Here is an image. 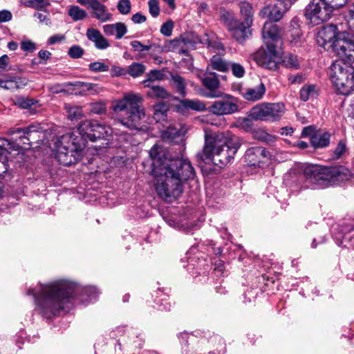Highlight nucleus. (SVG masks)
<instances>
[{
	"label": "nucleus",
	"instance_id": "f257e3e1",
	"mask_svg": "<svg viewBox=\"0 0 354 354\" xmlns=\"http://www.w3.org/2000/svg\"><path fill=\"white\" fill-rule=\"evenodd\" d=\"M82 292L90 299L95 297L97 289L93 286L82 288L68 280H57L47 284H39L36 289H28V295L35 298L37 310L44 317L50 319L68 308L70 299Z\"/></svg>",
	"mask_w": 354,
	"mask_h": 354
},
{
	"label": "nucleus",
	"instance_id": "f03ea898",
	"mask_svg": "<svg viewBox=\"0 0 354 354\" xmlns=\"http://www.w3.org/2000/svg\"><path fill=\"white\" fill-rule=\"evenodd\" d=\"M158 195L164 200L178 198L183 193V184L195 176L194 167L188 160L176 159L166 168L157 169L153 174Z\"/></svg>",
	"mask_w": 354,
	"mask_h": 354
},
{
	"label": "nucleus",
	"instance_id": "7ed1b4c3",
	"mask_svg": "<svg viewBox=\"0 0 354 354\" xmlns=\"http://www.w3.org/2000/svg\"><path fill=\"white\" fill-rule=\"evenodd\" d=\"M142 102V96L133 92L127 93L122 99L116 100L113 106V111L124 113L117 122L129 129L140 130L146 115Z\"/></svg>",
	"mask_w": 354,
	"mask_h": 354
},
{
	"label": "nucleus",
	"instance_id": "20e7f679",
	"mask_svg": "<svg viewBox=\"0 0 354 354\" xmlns=\"http://www.w3.org/2000/svg\"><path fill=\"white\" fill-rule=\"evenodd\" d=\"M304 176L313 184L328 187L335 183L350 180L353 175L351 171L344 165L323 167L308 165L304 170Z\"/></svg>",
	"mask_w": 354,
	"mask_h": 354
},
{
	"label": "nucleus",
	"instance_id": "39448f33",
	"mask_svg": "<svg viewBox=\"0 0 354 354\" xmlns=\"http://www.w3.org/2000/svg\"><path fill=\"white\" fill-rule=\"evenodd\" d=\"M328 74L339 94L348 95L354 92V68L350 64L336 61L330 66Z\"/></svg>",
	"mask_w": 354,
	"mask_h": 354
},
{
	"label": "nucleus",
	"instance_id": "423d86ee",
	"mask_svg": "<svg viewBox=\"0 0 354 354\" xmlns=\"http://www.w3.org/2000/svg\"><path fill=\"white\" fill-rule=\"evenodd\" d=\"M56 158L63 165L70 166L77 162L80 157V144L73 133L63 135L55 142Z\"/></svg>",
	"mask_w": 354,
	"mask_h": 354
},
{
	"label": "nucleus",
	"instance_id": "0eeeda50",
	"mask_svg": "<svg viewBox=\"0 0 354 354\" xmlns=\"http://www.w3.org/2000/svg\"><path fill=\"white\" fill-rule=\"evenodd\" d=\"M223 145L212 136H206L203 151L197 156L203 161L211 160L215 165L223 167L230 162L235 156Z\"/></svg>",
	"mask_w": 354,
	"mask_h": 354
},
{
	"label": "nucleus",
	"instance_id": "6e6552de",
	"mask_svg": "<svg viewBox=\"0 0 354 354\" xmlns=\"http://www.w3.org/2000/svg\"><path fill=\"white\" fill-rule=\"evenodd\" d=\"M334 8L328 0H311L305 11V17L313 26H317L328 21Z\"/></svg>",
	"mask_w": 354,
	"mask_h": 354
},
{
	"label": "nucleus",
	"instance_id": "1a4fd4ad",
	"mask_svg": "<svg viewBox=\"0 0 354 354\" xmlns=\"http://www.w3.org/2000/svg\"><path fill=\"white\" fill-rule=\"evenodd\" d=\"M283 103H263L254 106L250 115L256 120L279 121L285 113Z\"/></svg>",
	"mask_w": 354,
	"mask_h": 354
},
{
	"label": "nucleus",
	"instance_id": "9d476101",
	"mask_svg": "<svg viewBox=\"0 0 354 354\" xmlns=\"http://www.w3.org/2000/svg\"><path fill=\"white\" fill-rule=\"evenodd\" d=\"M331 50L343 62H354V39L346 32L339 33Z\"/></svg>",
	"mask_w": 354,
	"mask_h": 354
},
{
	"label": "nucleus",
	"instance_id": "9b49d317",
	"mask_svg": "<svg viewBox=\"0 0 354 354\" xmlns=\"http://www.w3.org/2000/svg\"><path fill=\"white\" fill-rule=\"evenodd\" d=\"M253 58L259 66L270 71L277 70L281 63V57L275 46H268L266 48L259 49L254 54Z\"/></svg>",
	"mask_w": 354,
	"mask_h": 354
},
{
	"label": "nucleus",
	"instance_id": "f8f14e48",
	"mask_svg": "<svg viewBox=\"0 0 354 354\" xmlns=\"http://www.w3.org/2000/svg\"><path fill=\"white\" fill-rule=\"evenodd\" d=\"M219 98V100L212 102L207 109L209 113L221 116L231 115L239 111V100L236 97L223 93V95Z\"/></svg>",
	"mask_w": 354,
	"mask_h": 354
},
{
	"label": "nucleus",
	"instance_id": "ddd939ff",
	"mask_svg": "<svg viewBox=\"0 0 354 354\" xmlns=\"http://www.w3.org/2000/svg\"><path fill=\"white\" fill-rule=\"evenodd\" d=\"M41 127L39 124L35 123L26 128H18L10 130V135H18L15 138V146L14 148L27 149L30 146L31 140L35 139V134L39 132Z\"/></svg>",
	"mask_w": 354,
	"mask_h": 354
},
{
	"label": "nucleus",
	"instance_id": "4468645a",
	"mask_svg": "<svg viewBox=\"0 0 354 354\" xmlns=\"http://www.w3.org/2000/svg\"><path fill=\"white\" fill-rule=\"evenodd\" d=\"M337 27L334 24H328L319 30L317 34V42L319 46L326 50H331L333 47V43L337 39L339 33Z\"/></svg>",
	"mask_w": 354,
	"mask_h": 354
},
{
	"label": "nucleus",
	"instance_id": "2eb2a0df",
	"mask_svg": "<svg viewBox=\"0 0 354 354\" xmlns=\"http://www.w3.org/2000/svg\"><path fill=\"white\" fill-rule=\"evenodd\" d=\"M149 157L152 160V174L157 169L166 168L169 164L176 159H170L167 150L159 144H156L149 151Z\"/></svg>",
	"mask_w": 354,
	"mask_h": 354
},
{
	"label": "nucleus",
	"instance_id": "dca6fc26",
	"mask_svg": "<svg viewBox=\"0 0 354 354\" xmlns=\"http://www.w3.org/2000/svg\"><path fill=\"white\" fill-rule=\"evenodd\" d=\"M203 86L207 89L203 93V95L207 98L221 97L223 93L218 90L220 87V82L216 73H209L205 74L203 77H200Z\"/></svg>",
	"mask_w": 354,
	"mask_h": 354
},
{
	"label": "nucleus",
	"instance_id": "f3484780",
	"mask_svg": "<svg viewBox=\"0 0 354 354\" xmlns=\"http://www.w3.org/2000/svg\"><path fill=\"white\" fill-rule=\"evenodd\" d=\"M80 4L93 10V17L101 22L111 21L112 14L98 0H77Z\"/></svg>",
	"mask_w": 354,
	"mask_h": 354
},
{
	"label": "nucleus",
	"instance_id": "a211bd4d",
	"mask_svg": "<svg viewBox=\"0 0 354 354\" xmlns=\"http://www.w3.org/2000/svg\"><path fill=\"white\" fill-rule=\"evenodd\" d=\"M270 153L263 147H255L248 149L245 153V160L248 165L260 167V164L269 159Z\"/></svg>",
	"mask_w": 354,
	"mask_h": 354
},
{
	"label": "nucleus",
	"instance_id": "6ab92c4d",
	"mask_svg": "<svg viewBox=\"0 0 354 354\" xmlns=\"http://www.w3.org/2000/svg\"><path fill=\"white\" fill-rule=\"evenodd\" d=\"M281 36V29L277 24L271 21H267L264 24L262 37L266 46H275V43L280 40Z\"/></svg>",
	"mask_w": 354,
	"mask_h": 354
},
{
	"label": "nucleus",
	"instance_id": "aec40b11",
	"mask_svg": "<svg viewBox=\"0 0 354 354\" xmlns=\"http://www.w3.org/2000/svg\"><path fill=\"white\" fill-rule=\"evenodd\" d=\"M213 138L216 140V142L223 145V147L229 151H232L234 154L236 153L241 145V138L230 131L218 133L213 137Z\"/></svg>",
	"mask_w": 354,
	"mask_h": 354
},
{
	"label": "nucleus",
	"instance_id": "412c9836",
	"mask_svg": "<svg viewBox=\"0 0 354 354\" xmlns=\"http://www.w3.org/2000/svg\"><path fill=\"white\" fill-rule=\"evenodd\" d=\"M203 43L198 37L193 35H186L178 39L171 40L167 47V50L174 51L177 48H195L196 44Z\"/></svg>",
	"mask_w": 354,
	"mask_h": 354
},
{
	"label": "nucleus",
	"instance_id": "4be33fe9",
	"mask_svg": "<svg viewBox=\"0 0 354 354\" xmlns=\"http://www.w3.org/2000/svg\"><path fill=\"white\" fill-rule=\"evenodd\" d=\"M250 26H246L245 21L239 22L237 20H232L228 24V30L235 39L241 42L250 34Z\"/></svg>",
	"mask_w": 354,
	"mask_h": 354
},
{
	"label": "nucleus",
	"instance_id": "5701e85b",
	"mask_svg": "<svg viewBox=\"0 0 354 354\" xmlns=\"http://www.w3.org/2000/svg\"><path fill=\"white\" fill-rule=\"evenodd\" d=\"M288 10H285V7H283L279 3H277L274 5H268L263 7L260 12L259 15L262 18H267L270 21H279L282 19L283 14Z\"/></svg>",
	"mask_w": 354,
	"mask_h": 354
},
{
	"label": "nucleus",
	"instance_id": "b1692460",
	"mask_svg": "<svg viewBox=\"0 0 354 354\" xmlns=\"http://www.w3.org/2000/svg\"><path fill=\"white\" fill-rule=\"evenodd\" d=\"M86 35L88 40L94 43L95 47L97 49L104 50L110 46L109 41L97 29H87Z\"/></svg>",
	"mask_w": 354,
	"mask_h": 354
},
{
	"label": "nucleus",
	"instance_id": "393cba45",
	"mask_svg": "<svg viewBox=\"0 0 354 354\" xmlns=\"http://www.w3.org/2000/svg\"><path fill=\"white\" fill-rule=\"evenodd\" d=\"M266 88L263 82L254 88H248L241 93L242 96L246 100L255 102L262 99L265 95Z\"/></svg>",
	"mask_w": 354,
	"mask_h": 354
},
{
	"label": "nucleus",
	"instance_id": "a878e982",
	"mask_svg": "<svg viewBox=\"0 0 354 354\" xmlns=\"http://www.w3.org/2000/svg\"><path fill=\"white\" fill-rule=\"evenodd\" d=\"M103 30L106 35H115L118 39H121L127 32L124 24L119 22L113 24H107L103 26Z\"/></svg>",
	"mask_w": 354,
	"mask_h": 354
},
{
	"label": "nucleus",
	"instance_id": "bb28decb",
	"mask_svg": "<svg viewBox=\"0 0 354 354\" xmlns=\"http://www.w3.org/2000/svg\"><path fill=\"white\" fill-rule=\"evenodd\" d=\"M170 83L176 92L183 97L187 95V82L185 79L177 73H171Z\"/></svg>",
	"mask_w": 354,
	"mask_h": 354
},
{
	"label": "nucleus",
	"instance_id": "cd10ccee",
	"mask_svg": "<svg viewBox=\"0 0 354 354\" xmlns=\"http://www.w3.org/2000/svg\"><path fill=\"white\" fill-rule=\"evenodd\" d=\"M145 88H148L146 93L147 97L156 99H167L171 97V93L167 91L163 86L146 84Z\"/></svg>",
	"mask_w": 354,
	"mask_h": 354
},
{
	"label": "nucleus",
	"instance_id": "c85d7f7f",
	"mask_svg": "<svg viewBox=\"0 0 354 354\" xmlns=\"http://www.w3.org/2000/svg\"><path fill=\"white\" fill-rule=\"evenodd\" d=\"M330 134L328 132H319L311 136L310 143L315 149H322L330 144Z\"/></svg>",
	"mask_w": 354,
	"mask_h": 354
},
{
	"label": "nucleus",
	"instance_id": "c756f323",
	"mask_svg": "<svg viewBox=\"0 0 354 354\" xmlns=\"http://www.w3.org/2000/svg\"><path fill=\"white\" fill-rule=\"evenodd\" d=\"M71 85L77 89H80V95H85L86 93L95 95L102 91V88L97 84L78 81L71 84Z\"/></svg>",
	"mask_w": 354,
	"mask_h": 354
},
{
	"label": "nucleus",
	"instance_id": "7c9ffc66",
	"mask_svg": "<svg viewBox=\"0 0 354 354\" xmlns=\"http://www.w3.org/2000/svg\"><path fill=\"white\" fill-rule=\"evenodd\" d=\"M93 141L98 138H103L106 136L111 135L113 132V129L110 127L102 124L96 120H94L93 127Z\"/></svg>",
	"mask_w": 354,
	"mask_h": 354
},
{
	"label": "nucleus",
	"instance_id": "2f4dec72",
	"mask_svg": "<svg viewBox=\"0 0 354 354\" xmlns=\"http://www.w3.org/2000/svg\"><path fill=\"white\" fill-rule=\"evenodd\" d=\"M240 13L243 18V21L247 26H252L253 22V8L248 2H241L239 3Z\"/></svg>",
	"mask_w": 354,
	"mask_h": 354
},
{
	"label": "nucleus",
	"instance_id": "473e14b6",
	"mask_svg": "<svg viewBox=\"0 0 354 354\" xmlns=\"http://www.w3.org/2000/svg\"><path fill=\"white\" fill-rule=\"evenodd\" d=\"M93 123L94 120H85L79 125L77 131L84 140L93 141Z\"/></svg>",
	"mask_w": 354,
	"mask_h": 354
},
{
	"label": "nucleus",
	"instance_id": "72a5a7b5",
	"mask_svg": "<svg viewBox=\"0 0 354 354\" xmlns=\"http://www.w3.org/2000/svg\"><path fill=\"white\" fill-rule=\"evenodd\" d=\"M64 110L67 113L68 119L71 121H77L84 117V113L80 106L65 104Z\"/></svg>",
	"mask_w": 354,
	"mask_h": 354
},
{
	"label": "nucleus",
	"instance_id": "f704fd0d",
	"mask_svg": "<svg viewBox=\"0 0 354 354\" xmlns=\"http://www.w3.org/2000/svg\"><path fill=\"white\" fill-rule=\"evenodd\" d=\"M253 137L259 141L271 144L276 141L277 136L270 134L263 128H259L253 131Z\"/></svg>",
	"mask_w": 354,
	"mask_h": 354
},
{
	"label": "nucleus",
	"instance_id": "c9c22d12",
	"mask_svg": "<svg viewBox=\"0 0 354 354\" xmlns=\"http://www.w3.org/2000/svg\"><path fill=\"white\" fill-rule=\"evenodd\" d=\"M348 153L346 143L344 140H340L335 149L330 153V160H337L344 158Z\"/></svg>",
	"mask_w": 354,
	"mask_h": 354
},
{
	"label": "nucleus",
	"instance_id": "e433bc0d",
	"mask_svg": "<svg viewBox=\"0 0 354 354\" xmlns=\"http://www.w3.org/2000/svg\"><path fill=\"white\" fill-rule=\"evenodd\" d=\"M180 104L187 109H192L198 111L206 110L205 104L199 100L185 99L180 100Z\"/></svg>",
	"mask_w": 354,
	"mask_h": 354
},
{
	"label": "nucleus",
	"instance_id": "4c0bfd02",
	"mask_svg": "<svg viewBox=\"0 0 354 354\" xmlns=\"http://www.w3.org/2000/svg\"><path fill=\"white\" fill-rule=\"evenodd\" d=\"M317 90L315 85L305 84L300 90V99L304 101H308L310 97L316 96Z\"/></svg>",
	"mask_w": 354,
	"mask_h": 354
},
{
	"label": "nucleus",
	"instance_id": "58836bf2",
	"mask_svg": "<svg viewBox=\"0 0 354 354\" xmlns=\"http://www.w3.org/2000/svg\"><path fill=\"white\" fill-rule=\"evenodd\" d=\"M283 66L290 69H298L299 68V60L297 55L289 53L281 58V63Z\"/></svg>",
	"mask_w": 354,
	"mask_h": 354
},
{
	"label": "nucleus",
	"instance_id": "ea45409f",
	"mask_svg": "<svg viewBox=\"0 0 354 354\" xmlns=\"http://www.w3.org/2000/svg\"><path fill=\"white\" fill-rule=\"evenodd\" d=\"M146 67L141 63L134 62L129 66L127 73L133 77L141 76L145 71Z\"/></svg>",
	"mask_w": 354,
	"mask_h": 354
},
{
	"label": "nucleus",
	"instance_id": "a19ab883",
	"mask_svg": "<svg viewBox=\"0 0 354 354\" xmlns=\"http://www.w3.org/2000/svg\"><path fill=\"white\" fill-rule=\"evenodd\" d=\"M167 106L165 103H159L154 106L153 118L157 122L165 120Z\"/></svg>",
	"mask_w": 354,
	"mask_h": 354
},
{
	"label": "nucleus",
	"instance_id": "79ce46f5",
	"mask_svg": "<svg viewBox=\"0 0 354 354\" xmlns=\"http://www.w3.org/2000/svg\"><path fill=\"white\" fill-rule=\"evenodd\" d=\"M68 15L74 20V21H80L82 20L86 17L87 13L86 12L77 6H73L68 9Z\"/></svg>",
	"mask_w": 354,
	"mask_h": 354
},
{
	"label": "nucleus",
	"instance_id": "37998d69",
	"mask_svg": "<svg viewBox=\"0 0 354 354\" xmlns=\"http://www.w3.org/2000/svg\"><path fill=\"white\" fill-rule=\"evenodd\" d=\"M147 78L142 82L144 86L146 84H153V82L158 80L160 81L164 79V74L158 70H151L147 75Z\"/></svg>",
	"mask_w": 354,
	"mask_h": 354
},
{
	"label": "nucleus",
	"instance_id": "c03bdc74",
	"mask_svg": "<svg viewBox=\"0 0 354 354\" xmlns=\"http://www.w3.org/2000/svg\"><path fill=\"white\" fill-rule=\"evenodd\" d=\"M211 65L215 70L224 72L228 69L227 64L218 55H214L211 58Z\"/></svg>",
	"mask_w": 354,
	"mask_h": 354
},
{
	"label": "nucleus",
	"instance_id": "a18cd8bd",
	"mask_svg": "<svg viewBox=\"0 0 354 354\" xmlns=\"http://www.w3.org/2000/svg\"><path fill=\"white\" fill-rule=\"evenodd\" d=\"M290 26L292 28V29L290 30V36L292 38L290 41L297 44L301 36V31L299 29L298 20L297 19H293L291 21Z\"/></svg>",
	"mask_w": 354,
	"mask_h": 354
},
{
	"label": "nucleus",
	"instance_id": "49530a36",
	"mask_svg": "<svg viewBox=\"0 0 354 354\" xmlns=\"http://www.w3.org/2000/svg\"><path fill=\"white\" fill-rule=\"evenodd\" d=\"M34 17H35L41 25L50 26L51 24L49 12L42 9L35 12Z\"/></svg>",
	"mask_w": 354,
	"mask_h": 354
},
{
	"label": "nucleus",
	"instance_id": "de8ad7c7",
	"mask_svg": "<svg viewBox=\"0 0 354 354\" xmlns=\"http://www.w3.org/2000/svg\"><path fill=\"white\" fill-rule=\"evenodd\" d=\"M21 83H23V81L20 77L4 80L2 88L6 90L15 91L20 88L19 84Z\"/></svg>",
	"mask_w": 354,
	"mask_h": 354
},
{
	"label": "nucleus",
	"instance_id": "09e8293b",
	"mask_svg": "<svg viewBox=\"0 0 354 354\" xmlns=\"http://www.w3.org/2000/svg\"><path fill=\"white\" fill-rule=\"evenodd\" d=\"M235 127L246 131H250L252 127V122L248 118H239L236 120Z\"/></svg>",
	"mask_w": 354,
	"mask_h": 354
},
{
	"label": "nucleus",
	"instance_id": "8fccbe9b",
	"mask_svg": "<svg viewBox=\"0 0 354 354\" xmlns=\"http://www.w3.org/2000/svg\"><path fill=\"white\" fill-rule=\"evenodd\" d=\"M88 68L93 72H106L109 66L101 62H94L88 64Z\"/></svg>",
	"mask_w": 354,
	"mask_h": 354
},
{
	"label": "nucleus",
	"instance_id": "3c124183",
	"mask_svg": "<svg viewBox=\"0 0 354 354\" xmlns=\"http://www.w3.org/2000/svg\"><path fill=\"white\" fill-rule=\"evenodd\" d=\"M164 50H165L162 47L158 45L154 46V48H153L152 51L149 53V55L153 59L154 64L159 65L163 62L162 57L157 55V53H162Z\"/></svg>",
	"mask_w": 354,
	"mask_h": 354
},
{
	"label": "nucleus",
	"instance_id": "603ef678",
	"mask_svg": "<svg viewBox=\"0 0 354 354\" xmlns=\"http://www.w3.org/2000/svg\"><path fill=\"white\" fill-rule=\"evenodd\" d=\"M118 10L122 15H127L130 12L131 3L129 0H120L117 5Z\"/></svg>",
	"mask_w": 354,
	"mask_h": 354
},
{
	"label": "nucleus",
	"instance_id": "864d4df0",
	"mask_svg": "<svg viewBox=\"0 0 354 354\" xmlns=\"http://www.w3.org/2000/svg\"><path fill=\"white\" fill-rule=\"evenodd\" d=\"M149 12L153 17H157L160 14L158 0H149L148 1Z\"/></svg>",
	"mask_w": 354,
	"mask_h": 354
},
{
	"label": "nucleus",
	"instance_id": "5fc2aeb1",
	"mask_svg": "<svg viewBox=\"0 0 354 354\" xmlns=\"http://www.w3.org/2000/svg\"><path fill=\"white\" fill-rule=\"evenodd\" d=\"M84 52V50L81 46L78 45H74L68 49V53L71 58L77 59L83 55Z\"/></svg>",
	"mask_w": 354,
	"mask_h": 354
},
{
	"label": "nucleus",
	"instance_id": "6e6d98bb",
	"mask_svg": "<svg viewBox=\"0 0 354 354\" xmlns=\"http://www.w3.org/2000/svg\"><path fill=\"white\" fill-rule=\"evenodd\" d=\"M231 70L232 74L239 78L243 77L245 75V69L242 65L238 63H232L231 64Z\"/></svg>",
	"mask_w": 354,
	"mask_h": 354
},
{
	"label": "nucleus",
	"instance_id": "4d7b16f0",
	"mask_svg": "<svg viewBox=\"0 0 354 354\" xmlns=\"http://www.w3.org/2000/svg\"><path fill=\"white\" fill-rule=\"evenodd\" d=\"M204 44H207V47L209 48H211L212 50L217 51L218 53H220L224 51L223 46L220 41H210L208 39H205V41Z\"/></svg>",
	"mask_w": 354,
	"mask_h": 354
},
{
	"label": "nucleus",
	"instance_id": "13d9d810",
	"mask_svg": "<svg viewBox=\"0 0 354 354\" xmlns=\"http://www.w3.org/2000/svg\"><path fill=\"white\" fill-rule=\"evenodd\" d=\"M173 28V21L169 20L161 26L160 32L165 36L169 37L171 35Z\"/></svg>",
	"mask_w": 354,
	"mask_h": 354
},
{
	"label": "nucleus",
	"instance_id": "bf43d9fd",
	"mask_svg": "<svg viewBox=\"0 0 354 354\" xmlns=\"http://www.w3.org/2000/svg\"><path fill=\"white\" fill-rule=\"evenodd\" d=\"M30 6L37 10L44 9L50 6L48 0H30Z\"/></svg>",
	"mask_w": 354,
	"mask_h": 354
},
{
	"label": "nucleus",
	"instance_id": "052dcab7",
	"mask_svg": "<svg viewBox=\"0 0 354 354\" xmlns=\"http://www.w3.org/2000/svg\"><path fill=\"white\" fill-rule=\"evenodd\" d=\"M35 101L32 99L28 98H19L17 100V104L23 109H29L34 105Z\"/></svg>",
	"mask_w": 354,
	"mask_h": 354
},
{
	"label": "nucleus",
	"instance_id": "680f3d73",
	"mask_svg": "<svg viewBox=\"0 0 354 354\" xmlns=\"http://www.w3.org/2000/svg\"><path fill=\"white\" fill-rule=\"evenodd\" d=\"M21 48L24 51L33 52L36 49V46L30 40H25L21 42Z\"/></svg>",
	"mask_w": 354,
	"mask_h": 354
},
{
	"label": "nucleus",
	"instance_id": "e2e57ef3",
	"mask_svg": "<svg viewBox=\"0 0 354 354\" xmlns=\"http://www.w3.org/2000/svg\"><path fill=\"white\" fill-rule=\"evenodd\" d=\"M91 112L96 113V114H100L105 111L106 107L105 105L102 103H93L91 104Z\"/></svg>",
	"mask_w": 354,
	"mask_h": 354
},
{
	"label": "nucleus",
	"instance_id": "0e129e2a",
	"mask_svg": "<svg viewBox=\"0 0 354 354\" xmlns=\"http://www.w3.org/2000/svg\"><path fill=\"white\" fill-rule=\"evenodd\" d=\"M126 73H127V71L124 68H122L120 66H113L111 67V77H119L121 75H124Z\"/></svg>",
	"mask_w": 354,
	"mask_h": 354
},
{
	"label": "nucleus",
	"instance_id": "69168bd1",
	"mask_svg": "<svg viewBox=\"0 0 354 354\" xmlns=\"http://www.w3.org/2000/svg\"><path fill=\"white\" fill-rule=\"evenodd\" d=\"M146 20L147 17L140 12H137L131 17V21L136 24H142L145 22Z\"/></svg>",
	"mask_w": 354,
	"mask_h": 354
},
{
	"label": "nucleus",
	"instance_id": "338daca9",
	"mask_svg": "<svg viewBox=\"0 0 354 354\" xmlns=\"http://www.w3.org/2000/svg\"><path fill=\"white\" fill-rule=\"evenodd\" d=\"M12 13L7 10L0 11V23H4L10 21L12 19Z\"/></svg>",
	"mask_w": 354,
	"mask_h": 354
},
{
	"label": "nucleus",
	"instance_id": "774afa93",
	"mask_svg": "<svg viewBox=\"0 0 354 354\" xmlns=\"http://www.w3.org/2000/svg\"><path fill=\"white\" fill-rule=\"evenodd\" d=\"M288 81L291 84H301L304 81V77L301 74L290 75L288 77Z\"/></svg>",
	"mask_w": 354,
	"mask_h": 354
}]
</instances>
